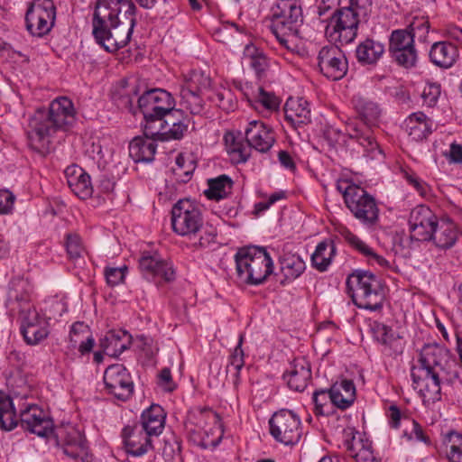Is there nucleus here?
Segmentation results:
<instances>
[{"label": "nucleus", "mask_w": 462, "mask_h": 462, "mask_svg": "<svg viewBox=\"0 0 462 462\" xmlns=\"http://www.w3.org/2000/svg\"><path fill=\"white\" fill-rule=\"evenodd\" d=\"M132 0H97L92 17V35L106 51L114 53L131 40L137 24Z\"/></svg>", "instance_id": "nucleus-1"}, {"label": "nucleus", "mask_w": 462, "mask_h": 462, "mask_svg": "<svg viewBox=\"0 0 462 462\" xmlns=\"http://www.w3.org/2000/svg\"><path fill=\"white\" fill-rule=\"evenodd\" d=\"M129 155L135 162H151L157 149L156 141L150 137H134L129 143Z\"/></svg>", "instance_id": "nucleus-30"}, {"label": "nucleus", "mask_w": 462, "mask_h": 462, "mask_svg": "<svg viewBox=\"0 0 462 462\" xmlns=\"http://www.w3.org/2000/svg\"><path fill=\"white\" fill-rule=\"evenodd\" d=\"M180 106L192 115H199L204 109V101L200 93L180 90Z\"/></svg>", "instance_id": "nucleus-46"}, {"label": "nucleus", "mask_w": 462, "mask_h": 462, "mask_svg": "<svg viewBox=\"0 0 462 462\" xmlns=\"http://www.w3.org/2000/svg\"><path fill=\"white\" fill-rule=\"evenodd\" d=\"M19 421L23 430L39 437H48L52 433V420L36 404H29L24 409H21Z\"/></svg>", "instance_id": "nucleus-18"}, {"label": "nucleus", "mask_w": 462, "mask_h": 462, "mask_svg": "<svg viewBox=\"0 0 462 462\" xmlns=\"http://www.w3.org/2000/svg\"><path fill=\"white\" fill-rule=\"evenodd\" d=\"M27 282L23 278L13 279L9 283L6 305L12 311H18L21 319V328L28 326L44 324L39 314L29 303Z\"/></svg>", "instance_id": "nucleus-9"}, {"label": "nucleus", "mask_w": 462, "mask_h": 462, "mask_svg": "<svg viewBox=\"0 0 462 462\" xmlns=\"http://www.w3.org/2000/svg\"><path fill=\"white\" fill-rule=\"evenodd\" d=\"M345 445L356 462H381L371 448L368 441L365 443L361 438L356 439L354 435L351 440H346Z\"/></svg>", "instance_id": "nucleus-40"}, {"label": "nucleus", "mask_w": 462, "mask_h": 462, "mask_svg": "<svg viewBox=\"0 0 462 462\" xmlns=\"http://www.w3.org/2000/svg\"><path fill=\"white\" fill-rule=\"evenodd\" d=\"M21 333L24 340L29 345H36L48 336V330L44 324L36 326H28L26 328H21Z\"/></svg>", "instance_id": "nucleus-50"}, {"label": "nucleus", "mask_w": 462, "mask_h": 462, "mask_svg": "<svg viewBox=\"0 0 462 462\" xmlns=\"http://www.w3.org/2000/svg\"><path fill=\"white\" fill-rule=\"evenodd\" d=\"M430 62L435 66L448 69L454 65L458 58V50L456 45L448 42H434L429 51Z\"/></svg>", "instance_id": "nucleus-25"}, {"label": "nucleus", "mask_w": 462, "mask_h": 462, "mask_svg": "<svg viewBox=\"0 0 462 462\" xmlns=\"http://www.w3.org/2000/svg\"><path fill=\"white\" fill-rule=\"evenodd\" d=\"M143 134L144 136L150 137L153 140H161L166 134V128L168 123V116H152V118L143 117Z\"/></svg>", "instance_id": "nucleus-44"}, {"label": "nucleus", "mask_w": 462, "mask_h": 462, "mask_svg": "<svg viewBox=\"0 0 462 462\" xmlns=\"http://www.w3.org/2000/svg\"><path fill=\"white\" fill-rule=\"evenodd\" d=\"M245 140L251 150L260 152H268L275 143L273 128L261 121H251L245 129Z\"/></svg>", "instance_id": "nucleus-20"}, {"label": "nucleus", "mask_w": 462, "mask_h": 462, "mask_svg": "<svg viewBox=\"0 0 462 462\" xmlns=\"http://www.w3.org/2000/svg\"><path fill=\"white\" fill-rule=\"evenodd\" d=\"M65 455L74 459L88 462V446L85 437L77 430L71 429L64 436L59 437Z\"/></svg>", "instance_id": "nucleus-24"}, {"label": "nucleus", "mask_w": 462, "mask_h": 462, "mask_svg": "<svg viewBox=\"0 0 462 462\" xmlns=\"http://www.w3.org/2000/svg\"><path fill=\"white\" fill-rule=\"evenodd\" d=\"M282 377L291 390L303 392L311 379L310 364L304 357H296L289 364Z\"/></svg>", "instance_id": "nucleus-21"}, {"label": "nucleus", "mask_w": 462, "mask_h": 462, "mask_svg": "<svg viewBox=\"0 0 462 462\" xmlns=\"http://www.w3.org/2000/svg\"><path fill=\"white\" fill-rule=\"evenodd\" d=\"M302 23V9L297 0H278L272 8L271 30L285 48L290 49V38L298 37Z\"/></svg>", "instance_id": "nucleus-7"}, {"label": "nucleus", "mask_w": 462, "mask_h": 462, "mask_svg": "<svg viewBox=\"0 0 462 462\" xmlns=\"http://www.w3.org/2000/svg\"><path fill=\"white\" fill-rule=\"evenodd\" d=\"M329 400L336 407L346 410L355 401L356 387L352 380L337 382L328 389Z\"/></svg>", "instance_id": "nucleus-29"}, {"label": "nucleus", "mask_w": 462, "mask_h": 462, "mask_svg": "<svg viewBox=\"0 0 462 462\" xmlns=\"http://www.w3.org/2000/svg\"><path fill=\"white\" fill-rule=\"evenodd\" d=\"M189 119L184 116L182 109H175L171 114L168 115V123L165 136L162 137V141L170 139L180 140L187 132Z\"/></svg>", "instance_id": "nucleus-35"}, {"label": "nucleus", "mask_w": 462, "mask_h": 462, "mask_svg": "<svg viewBox=\"0 0 462 462\" xmlns=\"http://www.w3.org/2000/svg\"><path fill=\"white\" fill-rule=\"evenodd\" d=\"M245 365V354L243 348L236 346L228 358L226 373L231 374L232 383L238 385L240 382V371Z\"/></svg>", "instance_id": "nucleus-45"}, {"label": "nucleus", "mask_w": 462, "mask_h": 462, "mask_svg": "<svg viewBox=\"0 0 462 462\" xmlns=\"http://www.w3.org/2000/svg\"><path fill=\"white\" fill-rule=\"evenodd\" d=\"M389 53L393 60L404 69L417 65L418 51L412 36L407 30H393L389 38Z\"/></svg>", "instance_id": "nucleus-13"}, {"label": "nucleus", "mask_w": 462, "mask_h": 462, "mask_svg": "<svg viewBox=\"0 0 462 462\" xmlns=\"http://www.w3.org/2000/svg\"><path fill=\"white\" fill-rule=\"evenodd\" d=\"M346 207L353 216L364 226H373L379 220V208L374 196L364 188L350 183L344 190L339 186Z\"/></svg>", "instance_id": "nucleus-8"}, {"label": "nucleus", "mask_w": 462, "mask_h": 462, "mask_svg": "<svg viewBox=\"0 0 462 462\" xmlns=\"http://www.w3.org/2000/svg\"><path fill=\"white\" fill-rule=\"evenodd\" d=\"M233 180L226 174L208 180V188L204 191L208 199L218 201L228 197L233 189Z\"/></svg>", "instance_id": "nucleus-39"}, {"label": "nucleus", "mask_w": 462, "mask_h": 462, "mask_svg": "<svg viewBox=\"0 0 462 462\" xmlns=\"http://www.w3.org/2000/svg\"><path fill=\"white\" fill-rule=\"evenodd\" d=\"M458 233L455 224L451 221H441L435 225L430 241L440 249H449L456 244Z\"/></svg>", "instance_id": "nucleus-31"}, {"label": "nucleus", "mask_w": 462, "mask_h": 462, "mask_svg": "<svg viewBox=\"0 0 462 462\" xmlns=\"http://www.w3.org/2000/svg\"><path fill=\"white\" fill-rule=\"evenodd\" d=\"M305 262L298 254H286L281 260V272L283 279L281 284L285 285L297 279L305 270Z\"/></svg>", "instance_id": "nucleus-36"}, {"label": "nucleus", "mask_w": 462, "mask_h": 462, "mask_svg": "<svg viewBox=\"0 0 462 462\" xmlns=\"http://www.w3.org/2000/svg\"><path fill=\"white\" fill-rule=\"evenodd\" d=\"M257 101L269 110H276L280 99L272 92H266L263 88H258Z\"/></svg>", "instance_id": "nucleus-54"}, {"label": "nucleus", "mask_w": 462, "mask_h": 462, "mask_svg": "<svg viewBox=\"0 0 462 462\" xmlns=\"http://www.w3.org/2000/svg\"><path fill=\"white\" fill-rule=\"evenodd\" d=\"M104 383L109 394L120 401L128 400L134 393V382L122 364L109 365L104 373Z\"/></svg>", "instance_id": "nucleus-16"}, {"label": "nucleus", "mask_w": 462, "mask_h": 462, "mask_svg": "<svg viewBox=\"0 0 462 462\" xmlns=\"http://www.w3.org/2000/svg\"><path fill=\"white\" fill-rule=\"evenodd\" d=\"M66 249L70 259L75 260L80 257L82 245L80 239L77 235L67 236Z\"/></svg>", "instance_id": "nucleus-56"}, {"label": "nucleus", "mask_w": 462, "mask_h": 462, "mask_svg": "<svg viewBox=\"0 0 462 462\" xmlns=\"http://www.w3.org/2000/svg\"><path fill=\"white\" fill-rule=\"evenodd\" d=\"M210 86L211 79L208 75L201 70H192L185 76L184 84L180 90H189L201 94L204 90L209 89Z\"/></svg>", "instance_id": "nucleus-42"}, {"label": "nucleus", "mask_w": 462, "mask_h": 462, "mask_svg": "<svg viewBox=\"0 0 462 462\" xmlns=\"http://www.w3.org/2000/svg\"><path fill=\"white\" fill-rule=\"evenodd\" d=\"M405 30L409 32L413 40L418 38L420 42H425L430 31V22L424 16H415Z\"/></svg>", "instance_id": "nucleus-48"}, {"label": "nucleus", "mask_w": 462, "mask_h": 462, "mask_svg": "<svg viewBox=\"0 0 462 462\" xmlns=\"http://www.w3.org/2000/svg\"><path fill=\"white\" fill-rule=\"evenodd\" d=\"M312 399L315 404L316 415H323V406L328 403V400L329 399L328 390L320 389L315 391Z\"/></svg>", "instance_id": "nucleus-58"}, {"label": "nucleus", "mask_w": 462, "mask_h": 462, "mask_svg": "<svg viewBox=\"0 0 462 462\" xmlns=\"http://www.w3.org/2000/svg\"><path fill=\"white\" fill-rule=\"evenodd\" d=\"M199 232V239L192 245L195 249H205L216 244L217 232L212 226H202Z\"/></svg>", "instance_id": "nucleus-52"}, {"label": "nucleus", "mask_w": 462, "mask_h": 462, "mask_svg": "<svg viewBox=\"0 0 462 462\" xmlns=\"http://www.w3.org/2000/svg\"><path fill=\"white\" fill-rule=\"evenodd\" d=\"M449 160L455 163L462 162V144L453 143L449 148Z\"/></svg>", "instance_id": "nucleus-64"}, {"label": "nucleus", "mask_w": 462, "mask_h": 462, "mask_svg": "<svg viewBox=\"0 0 462 462\" xmlns=\"http://www.w3.org/2000/svg\"><path fill=\"white\" fill-rule=\"evenodd\" d=\"M405 178L407 181L414 187V189L421 195L424 196L427 193L426 184L417 176L406 173Z\"/></svg>", "instance_id": "nucleus-62"}, {"label": "nucleus", "mask_w": 462, "mask_h": 462, "mask_svg": "<svg viewBox=\"0 0 462 462\" xmlns=\"http://www.w3.org/2000/svg\"><path fill=\"white\" fill-rule=\"evenodd\" d=\"M224 141L228 153L232 154L237 162H245L250 158L251 147L240 133L238 134L232 132L226 133Z\"/></svg>", "instance_id": "nucleus-37"}, {"label": "nucleus", "mask_w": 462, "mask_h": 462, "mask_svg": "<svg viewBox=\"0 0 462 462\" xmlns=\"http://www.w3.org/2000/svg\"><path fill=\"white\" fill-rule=\"evenodd\" d=\"M210 101L225 111L233 110L235 106L234 96L229 89L217 91L208 97Z\"/></svg>", "instance_id": "nucleus-51"}, {"label": "nucleus", "mask_w": 462, "mask_h": 462, "mask_svg": "<svg viewBox=\"0 0 462 462\" xmlns=\"http://www.w3.org/2000/svg\"><path fill=\"white\" fill-rule=\"evenodd\" d=\"M441 89L440 85L438 83H428L421 93V97L423 99L424 104L428 106H434L438 99L440 96Z\"/></svg>", "instance_id": "nucleus-53"}, {"label": "nucleus", "mask_w": 462, "mask_h": 462, "mask_svg": "<svg viewBox=\"0 0 462 462\" xmlns=\"http://www.w3.org/2000/svg\"><path fill=\"white\" fill-rule=\"evenodd\" d=\"M116 105L121 109H133L134 97L128 93L120 94L117 97H115Z\"/></svg>", "instance_id": "nucleus-63"}, {"label": "nucleus", "mask_w": 462, "mask_h": 462, "mask_svg": "<svg viewBox=\"0 0 462 462\" xmlns=\"http://www.w3.org/2000/svg\"><path fill=\"white\" fill-rule=\"evenodd\" d=\"M414 389L420 388L424 399L432 402L441 398V384L457 377L450 351L437 343L425 344L420 350L418 365L411 368Z\"/></svg>", "instance_id": "nucleus-2"}, {"label": "nucleus", "mask_w": 462, "mask_h": 462, "mask_svg": "<svg viewBox=\"0 0 462 462\" xmlns=\"http://www.w3.org/2000/svg\"><path fill=\"white\" fill-rule=\"evenodd\" d=\"M371 331L374 338L384 346H391L393 341L397 339V336L391 327L378 321L371 324Z\"/></svg>", "instance_id": "nucleus-47"}, {"label": "nucleus", "mask_w": 462, "mask_h": 462, "mask_svg": "<svg viewBox=\"0 0 462 462\" xmlns=\"http://www.w3.org/2000/svg\"><path fill=\"white\" fill-rule=\"evenodd\" d=\"M138 109L143 117L165 116L175 110L171 94L162 88H152L138 97Z\"/></svg>", "instance_id": "nucleus-14"}, {"label": "nucleus", "mask_w": 462, "mask_h": 462, "mask_svg": "<svg viewBox=\"0 0 462 462\" xmlns=\"http://www.w3.org/2000/svg\"><path fill=\"white\" fill-rule=\"evenodd\" d=\"M131 337V335L125 330H109L100 339V346L105 351L112 348L113 353L111 355L121 354L129 347Z\"/></svg>", "instance_id": "nucleus-38"}, {"label": "nucleus", "mask_w": 462, "mask_h": 462, "mask_svg": "<svg viewBox=\"0 0 462 462\" xmlns=\"http://www.w3.org/2000/svg\"><path fill=\"white\" fill-rule=\"evenodd\" d=\"M285 119L295 128L311 121L309 103L303 98H289L284 106Z\"/></svg>", "instance_id": "nucleus-26"}, {"label": "nucleus", "mask_w": 462, "mask_h": 462, "mask_svg": "<svg viewBox=\"0 0 462 462\" xmlns=\"http://www.w3.org/2000/svg\"><path fill=\"white\" fill-rule=\"evenodd\" d=\"M175 167L172 168V173L176 181L180 183L189 182L196 169V163L193 160L186 158L183 154L176 157Z\"/></svg>", "instance_id": "nucleus-43"}, {"label": "nucleus", "mask_w": 462, "mask_h": 462, "mask_svg": "<svg viewBox=\"0 0 462 462\" xmlns=\"http://www.w3.org/2000/svg\"><path fill=\"white\" fill-rule=\"evenodd\" d=\"M352 102L362 121H364L367 126L375 125L381 116L379 106L360 96L354 97Z\"/></svg>", "instance_id": "nucleus-34"}, {"label": "nucleus", "mask_w": 462, "mask_h": 462, "mask_svg": "<svg viewBox=\"0 0 462 462\" xmlns=\"http://www.w3.org/2000/svg\"><path fill=\"white\" fill-rule=\"evenodd\" d=\"M448 451L447 457L449 462H462V434L451 431L447 436Z\"/></svg>", "instance_id": "nucleus-49"}, {"label": "nucleus", "mask_w": 462, "mask_h": 462, "mask_svg": "<svg viewBox=\"0 0 462 462\" xmlns=\"http://www.w3.org/2000/svg\"><path fill=\"white\" fill-rule=\"evenodd\" d=\"M347 132L351 139L356 140L364 147L365 155L369 159H377V155L382 154V150L370 128H364L351 124L347 126Z\"/></svg>", "instance_id": "nucleus-27"}, {"label": "nucleus", "mask_w": 462, "mask_h": 462, "mask_svg": "<svg viewBox=\"0 0 462 462\" xmlns=\"http://www.w3.org/2000/svg\"><path fill=\"white\" fill-rule=\"evenodd\" d=\"M165 418L166 414L162 407L159 404H152L143 411L139 429L150 437L158 436L162 432Z\"/></svg>", "instance_id": "nucleus-28"}, {"label": "nucleus", "mask_w": 462, "mask_h": 462, "mask_svg": "<svg viewBox=\"0 0 462 462\" xmlns=\"http://www.w3.org/2000/svg\"><path fill=\"white\" fill-rule=\"evenodd\" d=\"M384 53V45L378 41L367 38L360 42L356 50V56L362 65H374Z\"/></svg>", "instance_id": "nucleus-32"}, {"label": "nucleus", "mask_w": 462, "mask_h": 462, "mask_svg": "<svg viewBox=\"0 0 462 462\" xmlns=\"http://www.w3.org/2000/svg\"><path fill=\"white\" fill-rule=\"evenodd\" d=\"M437 217L424 205L415 207L410 213L411 238L416 241H430L431 234L438 224Z\"/></svg>", "instance_id": "nucleus-17"}, {"label": "nucleus", "mask_w": 462, "mask_h": 462, "mask_svg": "<svg viewBox=\"0 0 462 462\" xmlns=\"http://www.w3.org/2000/svg\"><path fill=\"white\" fill-rule=\"evenodd\" d=\"M347 293L359 309L379 310L383 308L384 291L379 278L369 271L356 270L346 279Z\"/></svg>", "instance_id": "nucleus-5"}, {"label": "nucleus", "mask_w": 462, "mask_h": 462, "mask_svg": "<svg viewBox=\"0 0 462 462\" xmlns=\"http://www.w3.org/2000/svg\"><path fill=\"white\" fill-rule=\"evenodd\" d=\"M372 5L373 0H350L348 6L337 9L325 30L329 41L342 45L352 42L357 35L359 23L367 22Z\"/></svg>", "instance_id": "nucleus-4"}, {"label": "nucleus", "mask_w": 462, "mask_h": 462, "mask_svg": "<svg viewBox=\"0 0 462 462\" xmlns=\"http://www.w3.org/2000/svg\"><path fill=\"white\" fill-rule=\"evenodd\" d=\"M56 6L52 0H35L30 4L25 23L27 31L36 37L48 34L55 24Z\"/></svg>", "instance_id": "nucleus-10"}, {"label": "nucleus", "mask_w": 462, "mask_h": 462, "mask_svg": "<svg viewBox=\"0 0 462 462\" xmlns=\"http://www.w3.org/2000/svg\"><path fill=\"white\" fill-rule=\"evenodd\" d=\"M20 425L19 416L14 404L13 398L0 392V428L5 431H11Z\"/></svg>", "instance_id": "nucleus-33"}, {"label": "nucleus", "mask_w": 462, "mask_h": 462, "mask_svg": "<svg viewBox=\"0 0 462 462\" xmlns=\"http://www.w3.org/2000/svg\"><path fill=\"white\" fill-rule=\"evenodd\" d=\"M300 419L292 411L282 409L269 420L270 434L284 445H294L301 437Z\"/></svg>", "instance_id": "nucleus-11"}, {"label": "nucleus", "mask_w": 462, "mask_h": 462, "mask_svg": "<svg viewBox=\"0 0 462 462\" xmlns=\"http://www.w3.org/2000/svg\"><path fill=\"white\" fill-rule=\"evenodd\" d=\"M318 61L319 71L334 81L343 79L348 69L347 60L337 45L322 47L318 55Z\"/></svg>", "instance_id": "nucleus-15"}, {"label": "nucleus", "mask_w": 462, "mask_h": 462, "mask_svg": "<svg viewBox=\"0 0 462 462\" xmlns=\"http://www.w3.org/2000/svg\"><path fill=\"white\" fill-rule=\"evenodd\" d=\"M121 436L128 455L141 457L152 448L151 437L137 425L125 426Z\"/></svg>", "instance_id": "nucleus-22"}, {"label": "nucleus", "mask_w": 462, "mask_h": 462, "mask_svg": "<svg viewBox=\"0 0 462 462\" xmlns=\"http://www.w3.org/2000/svg\"><path fill=\"white\" fill-rule=\"evenodd\" d=\"M249 62L250 66L254 69L259 78L263 75L269 66L268 60L263 53L260 54L258 57L253 59Z\"/></svg>", "instance_id": "nucleus-61"}, {"label": "nucleus", "mask_w": 462, "mask_h": 462, "mask_svg": "<svg viewBox=\"0 0 462 462\" xmlns=\"http://www.w3.org/2000/svg\"><path fill=\"white\" fill-rule=\"evenodd\" d=\"M126 270V266L122 268H106L105 276L107 284L113 287L121 283L125 279Z\"/></svg>", "instance_id": "nucleus-57"}, {"label": "nucleus", "mask_w": 462, "mask_h": 462, "mask_svg": "<svg viewBox=\"0 0 462 462\" xmlns=\"http://www.w3.org/2000/svg\"><path fill=\"white\" fill-rule=\"evenodd\" d=\"M408 126L410 128L409 135L414 141L423 140L431 133L428 122H418L416 125H408Z\"/></svg>", "instance_id": "nucleus-55"}, {"label": "nucleus", "mask_w": 462, "mask_h": 462, "mask_svg": "<svg viewBox=\"0 0 462 462\" xmlns=\"http://www.w3.org/2000/svg\"><path fill=\"white\" fill-rule=\"evenodd\" d=\"M139 268L147 280L161 278L170 282L175 279V272L171 263L163 260L158 253H143L139 259Z\"/></svg>", "instance_id": "nucleus-19"}, {"label": "nucleus", "mask_w": 462, "mask_h": 462, "mask_svg": "<svg viewBox=\"0 0 462 462\" xmlns=\"http://www.w3.org/2000/svg\"><path fill=\"white\" fill-rule=\"evenodd\" d=\"M336 247L333 243L322 241L318 244L310 260L312 266L319 271L325 272L332 262Z\"/></svg>", "instance_id": "nucleus-41"}, {"label": "nucleus", "mask_w": 462, "mask_h": 462, "mask_svg": "<svg viewBox=\"0 0 462 462\" xmlns=\"http://www.w3.org/2000/svg\"><path fill=\"white\" fill-rule=\"evenodd\" d=\"M235 260L237 276L246 284H262L273 272V259L264 247L241 248L236 254Z\"/></svg>", "instance_id": "nucleus-6"}, {"label": "nucleus", "mask_w": 462, "mask_h": 462, "mask_svg": "<svg viewBox=\"0 0 462 462\" xmlns=\"http://www.w3.org/2000/svg\"><path fill=\"white\" fill-rule=\"evenodd\" d=\"M68 186L79 199H86L91 197L93 186L90 176L79 166L69 165L64 171Z\"/></svg>", "instance_id": "nucleus-23"}, {"label": "nucleus", "mask_w": 462, "mask_h": 462, "mask_svg": "<svg viewBox=\"0 0 462 462\" xmlns=\"http://www.w3.org/2000/svg\"><path fill=\"white\" fill-rule=\"evenodd\" d=\"M159 384L168 392H172L176 385L172 381L171 369L164 367L161 370L159 375Z\"/></svg>", "instance_id": "nucleus-60"}, {"label": "nucleus", "mask_w": 462, "mask_h": 462, "mask_svg": "<svg viewBox=\"0 0 462 462\" xmlns=\"http://www.w3.org/2000/svg\"><path fill=\"white\" fill-rule=\"evenodd\" d=\"M15 197L8 189H0V213L6 214L11 211Z\"/></svg>", "instance_id": "nucleus-59"}, {"label": "nucleus", "mask_w": 462, "mask_h": 462, "mask_svg": "<svg viewBox=\"0 0 462 462\" xmlns=\"http://www.w3.org/2000/svg\"><path fill=\"white\" fill-rule=\"evenodd\" d=\"M171 226L180 236H195L203 226L201 212L189 199H180L171 208Z\"/></svg>", "instance_id": "nucleus-12"}, {"label": "nucleus", "mask_w": 462, "mask_h": 462, "mask_svg": "<svg viewBox=\"0 0 462 462\" xmlns=\"http://www.w3.org/2000/svg\"><path fill=\"white\" fill-rule=\"evenodd\" d=\"M77 121L73 102L67 97L52 100L48 109H38L30 118V147L42 155L50 152L52 138L59 132L70 130Z\"/></svg>", "instance_id": "nucleus-3"}]
</instances>
